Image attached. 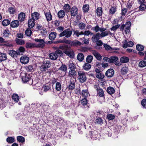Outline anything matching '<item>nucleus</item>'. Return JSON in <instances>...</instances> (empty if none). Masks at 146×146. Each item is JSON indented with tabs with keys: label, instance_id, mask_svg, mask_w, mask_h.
<instances>
[{
	"label": "nucleus",
	"instance_id": "f257e3e1",
	"mask_svg": "<svg viewBox=\"0 0 146 146\" xmlns=\"http://www.w3.org/2000/svg\"><path fill=\"white\" fill-rule=\"evenodd\" d=\"M131 23L130 21H128L125 24H123L120 27V30L125 34H129L130 33V28Z\"/></svg>",
	"mask_w": 146,
	"mask_h": 146
},
{
	"label": "nucleus",
	"instance_id": "f03ea898",
	"mask_svg": "<svg viewBox=\"0 0 146 146\" xmlns=\"http://www.w3.org/2000/svg\"><path fill=\"white\" fill-rule=\"evenodd\" d=\"M20 76L23 83H27L31 79V74L22 72L21 73Z\"/></svg>",
	"mask_w": 146,
	"mask_h": 146
},
{
	"label": "nucleus",
	"instance_id": "7ed1b4c3",
	"mask_svg": "<svg viewBox=\"0 0 146 146\" xmlns=\"http://www.w3.org/2000/svg\"><path fill=\"white\" fill-rule=\"evenodd\" d=\"M72 34V31L69 28L66 29L64 30L59 35V37L65 36V37L68 38L70 37Z\"/></svg>",
	"mask_w": 146,
	"mask_h": 146
},
{
	"label": "nucleus",
	"instance_id": "20e7f679",
	"mask_svg": "<svg viewBox=\"0 0 146 146\" xmlns=\"http://www.w3.org/2000/svg\"><path fill=\"white\" fill-rule=\"evenodd\" d=\"M78 78L79 81L82 83L84 82L86 80V76L85 73L83 71H80L78 72Z\"/></svg>",
	"mask_w": 146,
	"mask_h": 146
},
{
	"label": "nucleus",
	"instance_id": "39448f33",
	"mask_svg": "<svg viewBox=\"0 0 146 146\" xmlns=\"http://www.w3.org/2000/svg\"><path fill=\"white\" fill-rule=\"evenodd\" d=\"M94 87L96 91L97 95L101 97H104L105 94L104 91L102 88H100L98 85H94Z\"/></svg>",
	"mask_w": 146,
	"mask_h": 146
},
{
	"label": "nucleus",
	"instance_id": "423d86ee",
	"mask_svg": "<svg viewBox=\"0 0 146 146\" xmlns=\"http://www.w3.org/2000/svg\"><path fill=\"white\" fill-rule=\"evenodd\" d=\"M78 11V8L76 6H74L71 9L70 12V15L71 17H75L77 14Z\"/></svg>",
	"mask_w": 146,
	"mask_h": 146
},
{
	"label": "nucleus",
	"instance_id": "0eeeda50",
	"mask_svg": "<svg viewBox=\"0 0 146 146\" xmlns=\"http://www.w3.org/2000/svg\"><path fill=\"white\" fill-rule=\"evenodd\" d=\"M123 47L125 48H126L128 47H132L133 45V43L132 41L127 42V40H125L122 42Z\"/></svg>",
	"mask_w": 146,
	"mask_h": 146
},
{
	"label": "nucleus",
	"instance_id": "6e6552de",
	"mask_svg": "<svg viewBox=\"0 0 146 146\" xmlns=\"http://www.w3.org/2000/svg\"><path fill=\"white\" fill-rule=\"evenodd\" d=\"M53 42L54 44H58L62 43L69 44L71 43V41L70 40H66L65 38H64L62 40L61 39H59L57 41H54Z\"/></svg>",
	"mask_w": 146,
	"mask_h": 146
},
{
	"label": "nucleus",
	"instance_id": "1a4fd4ad",
	"mask_svg": "<svg viewBox=\"0 0 146 146\" xmlns=\"http://www.w3.org/2000/svg\"><path fill=\"white\" fill-rule=\"evenodd\" d=\"M114 73V70L112 69H109L107 70L105 73V75L108 78H111Z\"/></svg>",
	"mask_w": 146,
	"mask_h": 146
},
{
	"label": "nucleus",
	"instance_id": "9d476101",
	"mask_svg": "<svg viewBox=\"0 0 146 146\" xmlns=\"http://www.w3.org/2000/svg\"><path fill=\"white\" fill-rule=\"evenodd\" d=\"M63 52L70 57L73 58L74 57V52L72 49L65 50L63 51Z\"/></svg>",
	"mask_w": 146,
	"mask_h": 146
},
{
	"label": "nucleus",
	"instance_id": "9b49d317",
	"mask_svg": "<svg viewBox=\"0 0 146 146\" xmlns=\"http://www.w3.org/2000/svg\"><path fill=\"white\" fill-rule=\"evenodd\" d=\"M100 33H98L93 35L92 40L93 42H96L100 39Z\"/></svg>",
	"mask_w": 146,
	"mask_h": 146
},
{
	"label": "nucleus",
	"instance_id": "f8f14e48",
	"mask_svg": "<svg viewBox=\"0 0 146 146\" xmlns=\"http://www.w3.org/2000/svg\"><path fill=\"white\" fill-rule=\"evenodd\" d=\"M29 58L26 56H22L20 59L21 62L24 64H26L28 63L29 61Z\"/></svg>",
	"mask_w": 146,
	"mask_h": 146
},
{
	"label": "nucleus",
	"instance_id": "ddd939ff",
	"mask_svg": "<svg viewBox=\"0 0 146 146\" xmlns=\"http://www.w3.org/2000/svg\"><path fill=\"white\" fill-rule=\"evenodd\" d=\"M75 69L70 70L68 72V76L71 78H73L76 79L75 78L76 74V72Z\"/></svg>",
	"mask_w": 146,
	"mask_h": 146
},
{
	"label": "nucleus",
	"instance_id": "4468645a",
	"mask_svg": "<svg viewBox=\"0 0 146 146\" xmlns=\"http://www.w3.org/2000/svg\"><path fill=\"white\" fill-rule=\"evenodd\" d=\"M81 104L86 108H88L90 106L89 104L88 103V101L86 98H84L81 100Z\"/></svg>",
	"mask_w": 146,
	"mask_h": 146
},
{
	"label": "nucleus",
	"instance_id": "2eb2a0df",
	"mask_svg": "<svg viewBox=\"0 0 146 146\" xmlns=\"http://www.w3.org/2000/svg\"><path fill=\"white\" fill-rule=\"evenodd\" d=\"M40 14L37 12H35L31 14V16L33 19L35 21L38 19L40 17Z\"/></svg>",
	"mask_w": 146,
	"mask_h": 146
},
{
	"label": "nucleus",
	"instance_id": "dca6fc26",
	"mask_svg": "<svg viewBox=\"0 0 146 146\" xmlns=\"http://www.w3.org/2000/svg\"><path fill=\"white\" fill-rule=\"evenodd\" d=\"M35 24V20L32 19H29L28 21V27L30 29H32L34 27Z\"/></svg>",
	"mask_w": 146,
	"mask_h": 146
},
{
	"label": "nucleus",
	"instance_id": "f3484780",
	"mask_svg": "<svg viewBox=\"0 0 146 146\" xmlns=\"http://www.w3.org/2000/svg\"><path fill=\"white\" fill-rule=\"evenodd\" d=\"M19 25V21L18 20L13 21L10 23V26L13 28L17 27Z\"/></svg>",
	"mask_w": 146,
	"mask_h": 146
},
{
	"label": "nucleus",
	"instance_id": "a211bd4d",
	"mask_svg": "<svg viewBox=\"0 0 146 146\" xmlns=\"http://www.w3.org/2000/svg\"><path fill=\"white\" fill-rule=\"evenodd\" d=\"M25 17V14L23 12L21 13L18 15V18L19 21L20 22L23 21Z\"/></svg>",
	"mask_w": 146,
	"mask_h": 146
},
{
	"label": "nucleus",
	"instance_id": "6ab92c4d",
	"mask_svg": "<svg viewBox=\"0 0 146 146\" xmlns=\"http://www.w3.org/2000/svg\"><path fill=\"white\" fill-rule=\"evenodd\" d=\"M122 126L119 125H116L114 126L113 129L116 134L118 133L121 129Z\"/></svg>",
	"mask_w": 146,
	"mask_h": 146
},
{
	"label": "nucleus",
	"instance_id": "aec40b11",
	"mask_svg": "<svg viewBox=\"0 0 146 146\" xmlns=\"http://www.w3.org/2000/svg\"><path fill=\"white\" fill-rule=\"evenodd\" d=\"M44 13L48 22L52 20V15L50 11L47 12H44Z\"/></svg>",
	"mask_w": 146,
	"mask_h": 146
},
{
	"label": "nucleus",
	"instance_id": "412c9836",
	"mask_svg": "<svg viewBox=\"0 0 146 146\" xmlns=\"http://www.w3.org/2000/svg\"><path fill=\"white\" fill-rule=\"evenodd\" d=\"M65 15V13L64 10H61L59 11L57 13L58 16L60 19H62L64 18Z\"/></svg>",
	"mask_w": 146,
	"mask_h": 146
},
{
	"label": "nucleus",
	"instance_id": "4be33fe9",
	"mask_svg": "<svg viewBox=\"0 0 146 146\" xmlns=\"http://www.w3.org/2000/svg\"><path fill=\"white\" fill-rule=\"evenodd\" d=\"M92 54L98 60H101L102 57L99 53L96 51L94 50L92 52Z\"/></svg>",
	"mask_w": 146,
	"mask_h": 146
},
{
	"label": "nucleus",
	"instance_id": "5701e85b",
	"mask_svg": "<svg viewBox=\"0 0 146 146\" xmlns=\"http://www.w3.org/2000/svg\"><path fill=\"white\" fill-rule=\"evenodd\" d=\"M57 34L54 32H51L49 36L48 37L50 40H54L56 37Z\"/></svg>",
	"mask_w": 146,
	"mask_h": 146
},
{
	"label": "nucleus",
	"instance_id": "b1692460",
	"mask_svg": "<svg viewBox=\"0 0 146 146\" xmlns=\"http://www.w3.org/2000/svg\"><path fill=\"white\" fill-rule=\"evenodd\" d=\"M86 128L85 125L79 124L78 126V129L79 131V133L80 134H82L83 131L84 129H86Z\"/></svg>",
	"mask_w": 146,
	"mask_h": 146
},
{
	"label": "nucleus",
	"instance_id": "393cba45",
	"mask_svg": "<svg viewBox=\"0 0 146 146\" xmlns=\"http://www.w3.org/2000/svg\"><path fill=\"white\" fill-rule=\"evenodd\" d=\"M9 54L13 58L17 57V55H18V52L13 50H9Z\"/></svg>",
	"mask_w": 146,
	"mask_h": 146
},
{
	"label": "nucleus",
	"instance_id": "a878e982",
	"mask_svg": "<svg viewBox=\"0 0 146 146\" xmlns=\"http://www.w3.org/2000/svg\"><path fill=\"white\" fill-rule=\"evenodd\" d=\"M36 46L35 44L28 42L25 44V47L27 48H32Z\"/></svg>",
	"mask_w": 146,
	"mask_h": 146
},
{
	"label": "nucleus",
	"instance_id": "bb28decb",
	"mask_svg": "<svg viewBox=\"0 0 146 146\" xmlns=\"http://www.w3.org/2000/svg\"><path fill=\"white\" fill-rule=\"evenodd\" d=\"M89 63H85L82 66L83 68L86 70H89L91 68V65Z\"/></svg>",
	"mask_w": 146,
	"mask_h": 146
},
{
	"label": "nucleus",
	"instance_id": "cd10ccee",
	"mask_svg": "<svg viewBox=\"0 0 146 146\" xmlns=\"http://www.w3.org/2000/svg\"><path fill=\"white\" fill-rule=\"evenodd\" d=\"M95 123L96 124H98L102 125L104 123V121L102 118L98 117L96 119Z\"/></svg>",
	"mask_w": 146,
	"mask_h": 146
},
{
	"label": "nucleus",
	"instance_id": "c85d7f7f",
	"mask_svg": "<svg viewBox=\"0 0 146 146\" xmlns=\"http://www.w3.org/2000/svg\"><path fill=\"white\" fill-rule=\"evenodd\" d=\"M49 57L52 60H56L58 58V55L55 52L51 53L49 54Z\"/></svg>",
	"mask_w": 146,
	"mask_h": 146
},
{
	"label": "nucleus",
	"instance_id": "c756f323",
	"mask_svg": "<svg viewBox=\"0 0 146 146\" xmlns=\"http://www.w3.org/2000/svg\"><path fill=\"white\" fill-rule=\"evenodd\" d=\"M107 92L109 94L112 95L115 93V90L112 87H109L107 89Z\"/></svg>",
	"mask_w": 146,
	"mask_h": 146
},
{
	"label": "nucleus",
	"instance_id": "7c9ffc66",
	"mask_svg": "<svg viewBox=\"0 0 146 146\" xmlns=\"http://www.w3.org/2000/svg\"><path fill=\"white\" fill-rule=\"evenodd\" d=\"M51 86L50 85L46 84L43 86L42 89L44 92H46L48 91L51 90Z\"/></svg>",
	"mask_w": 146,
	"mask_h": 146
},
{
	"label": "nucleus",
	"instance_id": "2f4dec72",
	"mask_svg": "<svg viewBox=\"0 0 146 146\" xmlns=\"http://www.w3.org/2000/svg\"><path fill=\"white\" fill-rule=\"evenodd\" d=\"M81 94L82 96L84 97V98H86L89 95V94L87 90H83L82 91Z\"/></svg>",
	"mask_w": 146,
	"mask_h": 146
},
{
	"label": "nucleus",
	"instance_id": "473e14b6",
	"mask_svg": "<svg viewBox=\"0 0 146 146\" xmlns=\"http://www.w3.org/2000/svg\"><path fill=\"white\" fill-rule=\"evenodd\" d=\"M42 64L48 68H50L51 66V63L49 60L44 61Z\"/></svg>",
	"mask_w": 146,
	"mask_h": 146
},
{
	"label": "nucleus",
	"instance_id": "72a5a7b5",
	"mask_svg": "<svg viewBox=\"0 0 146 146\" xmlns=\"http://www.w3.org/2000/svg\"><path fill=\"white\" fill-rule=\"evenodd\" d=\"M84 55L81 53L78 54L77 56V59L80 61H82L84 59Z\"/></svg>",
	"mask_w": 146,
	"mask_h": 146
},
{
	"label": "nucleus",
	"instance_id": "f704fd0d",
	"mask_svg": "<svg viewBox=\"0 0 146 146\" xmlns=\"http://www.w3.org/2000/svg\"><path fill=\"white\" fill-rule=\"evenodd\" d=\"M97 133V131H90L89 132V134L90 138L93 140H96L97 139V137H94L93 135L94 134H95Z\"/></svg>",
	"mask_w": 146,
	"mask_h": 146
},
{
	"label": "nucleus",
	"instance_id": "c9c22d12",
	"mask_svg": "<svg viewBox=\"0 0 146 146\" xmlns=\"http://www.w3.org/2000/svg\"><path fill=\"white\" fill-rule=\"evenodd\" d=\"M128 71V67L126 66L123 67L121 70V73L122 75L126 74Z\"/></svg>",
	"mask_w": 146,
	"mask_h": 146
},
{
	"label": "nucleus",
	"instance_id": "e433bc0d",
	"mask_svg": "<svg viewBox=\"0 0 146 146\" xmlns=\"http://www.w3.org/2000/svg\"><path fill=\"white\" fill-rule=\"evenodd\" d=\"M129 60V58L127 57L123 56L121 57L120 59V61L122 63H127Z\"/></svg>",
	"mask_w": 146,
	"mask_h": 146
},
{
	"label": "nucleus",
	"instance_id": "4c0bfd02",
	"mask_svg": "<svg viewBox=\"0 0 146 146\" xmlns=\"http://www.w3.org/2000/svg\"><path fill=\"white\" fill-rule=\"evenodd\" d=\"M71 7L69 4H65L63 7V9L66 12H68L71 9Z\"/></svg>",
	"mask_w": 146,
	"mask_h": 146
},
{
	"label": "nucleus",
	"instance_id": "58836bf2",
	"mask_svg": "<svg viewBox=\"0 0 146 146\" xmlns=\"http://www.w3.org/2000/svg\"><path fill=\"white\" fill-rule=\"evenodd\" d=\"M6 141L9 143H12L15 142V138L12 137H8L6 139Z\"/></svg>",
	"mask_w": 146,
	"mask_h": 146
},
{
	"label": "nucleus",
	"instance_id": "ea45409f",
	"mask_svg": "<svg viewBox=\"0 0 146 146\" xmlns=\"http://www.w3.org/2000/svg\"><path fill=\"white\" fill-rule=\"evenodd\" d=\"M103 11L102 7H98L96 9V13L97 15L99 17L102 16Z\"/></svg>",
	"mask_w": 146,
	"mask_h": 146
},
{
	"label": "nucleus",
	"instance_id": "a19ab883",
	"mask_svg": "<svg viewBox=\"0 0 146 146\" xmlns=\"http://www.w3.org/2000/svg\"><path fill=\"white\" fill-rule=\"evenodd\" d=\"M7 59V56L6 54L1 53L0 54V61H2L6 60Z\"/></svg>",
	"mask_w": 146,
	"mask_h": 146
},
{
	"label": "nucleus",
	"instance_id": "79ce46f5",
	"mask_svg": "<svg viewBox=\"0 0 146 146\" xmlns=\"http://www.w3.org/2000/svg\"><path fill=\"white\" fill-rule=\"evenodd\" d=\"M118 60V57L116 56H111L110 57V63L114 62Z\"/></svg>",
	"mask_w": 146,
	"mask_h": 146
},
{
	"label": "nucleus",
	"instance_id": "37998d69",
	"mask_svg": "<svg viewBox=\"0 0 146 146\" xmlns=\"http://www.w3.org/2000/svg\"><path fill=\"white\" fill-rule=\"evenodd\" d=\"M17 139L19 142L22 143L24 142L25 141V137L21 136H18L17 137Z\"/></svg>",
	"mask_w": 146,
	"mask_h": 146
},
{
	"label": "nucleus",
	"instance_id": "c03bdc74",
	"mask_svg": "<svg viewBox=\"0 0 146 146\" xmlns=\"http://www.w3.org/2000/svg\"><path fill=\"white\" fill-rule=\"evenodd\" d=\"M8 11L11 14H14L16 12L15 8L13 7H9L8 9Z\"/></svg>",
	"mask_w": 146,
	"mask_h": 146
},
{
	"label": "nucleus",
	"instance_id": "a18cd8bd",
	"mask_svg": "<svg viewBox=\"0 0 146 146\" xmlns=\"http://www.w3.org/2000/svg\"><path fill=\"white\" fill-rule=\"evenodd\" d=\"M3 34L5 37H8L11 35V33L9 30L6 29L4 31Z\"/></svg>",
	"mask_w": 146,
	"mask_h": 146
},
{
	"label": "nucleus",
	"instance_id": "49530a36",
	"mask_svg": "<svg viewBox=\"0 0 146 146\" xmlns=\"http://www.w3.org/2000/svg\"><path fill=\"white\" fill-rule=\"evenodd\" d=\"M68 69L70 70L75 69L76 68V66L75 64L73 62L70 63L68 64Z\"/></svg>",
	"mask_w": 146,
	"mask_h": 146
},
{
	"label": "nucleus",
	"instance_id": "de8ad7c7",
	"mask_svg": "<svg viewBox=\"0 0 146 146\" xmlns=\"http://www.w3.org/2000/svg\"><path fill=\"white\" fill-rule=\"evenodd\" d=\"M59 70H61L62 71L65 72L67 70V67L64 64H62L59 68Z\"/></svg>",
	"mask_w": 146,
	"mask_h": 146
},
{
	"label": "nucleus",
	"instance_id": "09e8293b",
	"mask_svg": "<svg viewBox=\"0 0 146 146\" xmlns=\"http://www.w3.org/2000/svg\"><path fill=\"white\" fill-rule=\"evenodd\" d=\"M31 29H27L25 31V35L27 36L30 37L31 36L32 31Z\"/></svg>",
	"mask_w": 146,
	"mask_h": 146
},
{
	"label": "nucleus",
	"instance_id": "8fccbe9b",
	"mask_svg": "<svg viewBox=\"0 0 146 146\" xmlns=\"http://www.w3.org/2000/svg\"><path fill=\"white\" fill-rule=\"evenodd\" d=\"M93 59V56L91 55H89L86 58V61L87 63H90L92 61Z\"/></svg>",
	"mask_w": 146,
	"mask_h": 146
},
{
	"label": "nucleus",
	"instance_id": "3c124183",
	"mask_svg": "<svg viewBox=\"0 0 146 146\" xmlns=\"http://www.w3.org/2000/svg\"><path fill=\"white\" fill-rule=\"evenodd\" d=\"M136 49L139 51H142L144 49V46L141 44H138L136 45Z\"/></svg>",
	"mask_w": 146,
	"mask_h": 146
},
{
	"label": "nucleus",
	"instance_id": "603ef678",
	"mask_svg": "<svg viewBox=\"0 0 146 146\" xmlns=\"http://www.w3.org/2000/svg\"><path fill=\"white\" fill-rule=\"evenodd\" d=\"M12 99L16 102H18L19 100V97L18 95L16 94H14L12 96Z\"/></svg>",
	"mask_w": 146,
	"mask_h": 146
},
{
	"label": "nucleus",
	"instance_id": "864d4df0",
	"mask_svg": "<svg viewBox=\"0 0 146 146\" xmlns=\"http://www.w3.org/2000/svg\"><path fill=\"white\" fill-rule=\"evenodd\" d=\"M71 44L72 46H80L81 44V43L80 42L76 40L72 42Z\"/></svg>",
	"mask_w": 146,
	"mask_h": 146
},
{
	"label": "nucleus",
	"instance_id": "5fc2aeb1",
	"mask_svg": "<svg viewBox=\"0 0 146 146\" xmlns=\"http://www.w3.org/2000/svg\"><path fill=\"white\" fill-rule=\"evenodd\" d=\"M139 67L143 68L146 66V62L144 60L141 61L139 64Z\"/></svg>",
	"mask_w": 146,
	"mask_h": 146
},
{
	"label": "nucleus",
	"instance_id": "6e6d98bb",
	"mask_svg": "<svg viewBox=\"0 0 146 146\" xmlns=\"http://www.w3.org/2000/svg\"><path fill=\"white\" fill-rule=\"evenodd\" d=\"M146 3L140 4V6L139 7V9L141 11H144L146 9Z\"/></svg>",
	"mask_w": 146,
	"mask_h": 146
},
{
	"label": "nucleus",
	"instance_id": "4d7b16f0",
	"mask_svg": "<svg viewBox=\"0 0 146 146\" xmlns=\"http://www.w3.org/2000/svg\"><path fill=\"white\" fill-rule=\"evenodd\" d=\"M146 3L140 4V6L139 7V9L141 11H144L146 9Z\"/></svg>",
	"mask_w": 146,
	"mask_h": 146
},
{
	"label": "nucleus",
	"instance_id": "13d9d810",
	"mask_svg": "<svg viewBox=\"0 0 146 146\" xmlns=\"http://www.w3.org/2000/svg\"><path fill=\"white\" fill-rule=\"evenodd\" d=\"M96 77L97 78L99 79H102L104 78L105 76L103 74L100 73H97L96 74Z\"/></svg>",
	"mask_w": 146,
	"mask_h": 146
},
{
	"label": "nucleus",
	"instance_id": "bf43d9fd",
	"mask_svg": "<svg viewBox=\"0 0 146 146\" xmlns=\"http://www.w3.org/2000/svg\"><path fill=\"white\" fill-rule=\"evenodd\" d=\"M116 11V8L115 7H112L109 10V13L112 15L114 14Z\"/></svg>",
	"mask_w": 146,
	"mask_h": 146
},
{
	"label": "nucleus",
	"instance_id": "052dcab7",
	"mask_svg": "<svg viewBox=\"0 0 146 146\" xmlns=\"http://www.w3.org/2000/svg\"><path fill=\"white\" fill-rule=\"evenodd\" d=\"M40 70L42 72H48V68L42 64L40 67Z\"/></svg>",
	"mask_w": 146,
	"mask_h": 146
},
{
	"label": "nucleus",
	"instance_id": "680f3d73",
	"mask_svg": "<svg viewBox=\"0 0 146 146\" xmlns=\"http://www.w3.org/2000/svg\"><path fill=\"white\" fill-rule=\"evenodd\" d=\"M10 23V22L8 19L4 20L2 22V24L4 26H7Z\"/></svg>",
	"mask_w": 146,
	"mask_h": 146
},
{
	"label": "nucleus",
	"instance_id": "e2e57ef3",
	"mask_svg": "<svg viewBox=\"0 0 146 146\" xmlns=\"http://www.w3.org/2000/svg\"><path fill=\"white\" fill-rule=\"evenodd\" d=\"M89 9V5H85L83 6V10L84 12H87Z\"/></svg>",
	"mask_w": 146,
	"mask_h": 146
},
{
	"label": "nucleus",
	"instance_id": "0e129e2a",
	"mask_svg": "<svg viewBox=\"0 0 146 146\" xmlns=\"http://www.w3.org/2000/svg\"><path fill=\"white\" fill-rule=\"evenodd\" d=\"M61 89V85L59 82H57L56 85V89L58 91H60Z\"/></svg>",
	"mask_w": 146,
	"mask_h": 146
},
{
	"label": "nucleus",
	"instance_id": "69168bd1",
	"mask_svg": "<svg viewBox=\"0 0 146 146\" xmlns=\"http://www.w3.org/2000/svg\"><path fill=\"white\" fill-rule=\"evenodd\" d=\"M74 82H73L71 81H70V84L68 86L69 89L73 90L75 88Z\"/></svg>",
	"mask_w": 146,
	"mask_h": 146
},
{
	"label": "nucleus",
	"instance_id": "338daca9",
	"mask_svg": "<svg viewBox=\"0 0 146 146\" xmlns=\"http://www.w3.org/2000/svg\"><path fill=\"white\" fill-rule=\"evenodd\" d=\"M106 117L109 120H111L115 118V117L113 115L109 114L107 115Z\"/></svg>",
	"mask_w": 146,
	"mask_h": 146
},
{
	"label": "nucleus",
	"instance_id": "774afa93",
	"mask_svg": "<svg viewBox=\"0 0 146 146\" xmlns=\"http://www.w3.org/2000/svg\"><path fill=\"white\" fill-rule=\"evenodd\" d=\"M141 104L142 106L144 108H146V99H144L142 100L141 102Z\"/></svg>",
	"mask_w": 146,
	"mask_h": 146
}]
</instances>
